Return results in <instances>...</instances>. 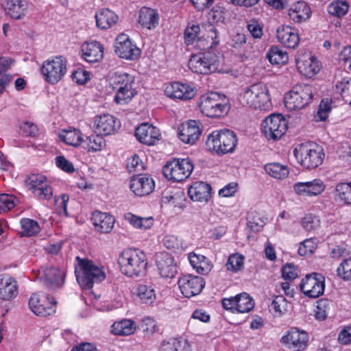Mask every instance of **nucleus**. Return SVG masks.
<instances>
[{"label":"nucleus","mask_w":351,"mask_h":351,"mask_svg":"<svg viewBox=\"0 0 351 351\" xmlns=\"http://www.w3.org/2000/svg\"><path fill=\"white\" fill-rule=\"evenodd\" d=\"M136 330V324L131 319H122L115 322L111 326V332L114 335L127 336Z\"/></svg>","instance_id":"79ce46f5"},{"label":"nucleus","mask_w":351,"mask_h":351,"mask_svg":"<svg viewBox=\"0 0 351 351\" xmlns=\"http://www.w3.org/2000/svg\"><path fill=\"white\" fill-rule=\"evenodd\" d=\"M29 189L39 199H49L53 191L46 178L42 175H32L28 179Z\"/></svg>","instance_id":"412c9836"},{"label":"nucleus","mask_w":351,"mask_h":351,"mask_svg":"<svg viewBox=\"0 0 351 351\" xmlns=\"http://www.w3.org/2000/svg\"><path fill=\"white\" fill-rule=\"evenodd\" d=\"M157 266L160 276L163 278H171L177 272L174 259L168 254L162 256L161 258L157 261Z\"/></svg>","instance_id":"4c0bfd02"},{"label":"nucleus","mask_w":351,"mask_h":351,"mask_svg":"<svg viewBox=\"0 0 351 351\" xmlns=\"http://www.w3.org/2000/svg\"><path fill=\"white\" fill-rule=\"evenodd\" d=\"M114 51L120 58L126 60H134L140 54L139 49L124 34L117 36L114 43Z\"/></svg>","instance_id":"6ab92c4d"},{"label":"nucleus","mask_w":351,"mask_h":351,"mask_svg":"<svg viewBox=\"0 0 351 351\" xmlns=\"http://www.w3.org/2000/svg\"><path fill=\"white\" fill-rule=\"evenodd\" d=\"M55 162L56 166L64 172L71 173L75 171V167L73 163L63 156L56 157Z\"/></svg>","instance_id":"e2e57ef3"},{"label":"nucleus","mask_w":351,"mask_h":351,"mask_svg":"<svg viewBox=\"0 0 351 351\" xmlns=\"http://www.w3.org/2000/svg\"><path fill=\"white\" fill-rule=\"evenodd\" d=\"M308 337L304 331L292 328L281 338V343L289 350L302 351L307 346Z\"/></svg>","instance_id":"a211bd4d"},{"label":"nucleus","mask_w":351,"mask_h":351,"mask_svg":"<svg viewBox=\"0 0 351 351\" xmlns=\"http://www.w3.org/2000/svg\"><path fill=\"white\" fill-rule=\"evenodd\" d=\"M221 303L226 310L237 313H248L254 306L252 298L247 293H242L234 297L224 298Z\"/></svg>","instance_id":"2eb2a0df"},{"label":"nucleus","mask_w":351,"mask_h":351,"mask_svg":"<svg viewBox=\"0 0 351 351\" xmlns=\"http://www.w3.org/2000/svg\"><path fill=\"white\" fill-rule=\"evenodd\" d=\"M158 15L156 10L144 7L139 12L138 22L148 29L155 28L158 23Z\"/></svg>","instance_id":"ea45409f"},{"label":"nucleus","mask_w":351,"mask_h":351,"mask_svg":"<svg viewBox=\"0 0 351 351\" xmlns=\"http://www.w3.org/2000/svg\"><path fill=\"white\" fill-rule=\"evenodd\" d=\"M189 260L191 265L198 274H207L213 268L211 261L204 255L190 253Z\"/></svg>","instance_id":"f704fd0d"},{"label":"nucleus","mask_w":351,"mask_h":351,"mask_svg":"<svg viewBox=\"0 0 351 351\" xmlns=\"http://www.w3.org/2000/svg\"><path fill=\"white\" fill-rule=\"evenodd\" d=\"M301 226L308 232H314L320 228L321 221L318 216L309 213L301 219Z\"/></svg>","instance_id":"de8ad7c7"},{"label":"nucleus","mask_w":351,"mask_h":351,"mask_svg":"<svg viewBox=\"0 0 351 351\" xmlns=\"http://www.w3.org/2000/svg\"><path fill=\"white\" fill-rule=\"evenodd\" d=\"M120 121L110 114L98 115L94 119L95 132L104 136L114 134L120 128Z\"/></svg>","instance_id":"aec40b11"},{"label":"nucleus","mask_w":351,"mask_h":351,"mask_svg":"<svg viewBox=\"0 0 351 351\" xmlns=\"http://www.w3.org/2000/svg\"><path fill=\"white\" fill-rule=\"evenodd\" d=\"M109 84L117 90L114 101L120 105L130 103L137 92L134 88L135 77L134 75L124 72L116 71L109 76Z\"/></svg>","instance_id":"7ed1b4c3"},{"label":"nucleus","mask_w":351,"mask_h":351,"mask_svg":"<svg viewBox=\"0 0 351 351\" xmlns=\"http://www.w3.org/2000/svg\"><path fill=\"white\" fill-rule=\"evenodd\" d=\"M236 134L230 130H217L210 133L207 138L208 149L218 155L232 153L237 145Z\"/></svg>","instance_id":"39448f33"},{"label":"nucleus","mask_w":351,"mask_h":351,"mask_svg":"<svg viewBox=\"0 0 351 351\" xmlns=\"http://www.w3.org/2000/svg\"><path fill=\"white\" fill-rule=\"evenodd\" d=\"M219 64L218 57L211 52L194 54L189 61V67L193 73L203 75L221 72Z\"/></svg>","instance_id":"1a4fd4ad"},{"label":"nucleus","mask_w":351,"mask_h":351,"mask_svg":"<svg viewBox=\"0 0 351 351\" xmlns=\"http://www.w3.org/2000/svg\"><path fill=\"white\" fill-rule=\"evenodd\" d=\"M138 140L145 145H153L160 138V130L147 123L141 124L136 130Z\"/></svg>","instance_id":"393cba45"},{"label":"nucleus","mask_w":351,"mask_h":351,"mask_svg":"<svg viewBox=\"0 0 351 351\" xmlns=\"http://www.w3.org/2000/svg\"><path fill=\"white\" fill-rule=\"evenodd\" d=\"M67 62L64 58L57 56L44 61L41 73L46 82L55 84L60 82L67 71Z\"/></svg>","instance_id":"9d476101"},{"label":"nucleus","mask_w":351,"mask_h":351,"mask_svg":"<svg viewBox=\"0 0 351 351\" xmlns=\"http://www.w3.org/2000/svg\"><path fill=\"white\" fill-rule=\"evenodd\" d=\"M17 293L16 282L9 276H0V299L8 300Z\"/></svg>","instance_id":"72a5a7b5"},{"label":"nucleus","mask_w":351,"mask_h":351,"mask_svg":"<svg viewBox=\"0 0 351 351\" xmlns=\"http://www.w3.org/2000/svg\"><path fill=\"white\" fill-rule=\"evenodd\" d=\"M96 26L100 29H108L115 25L119 20L118 15L108 8H102L95 14Z\"/></svg>","instance_id":"2f4dec72"},{"label":"nucleus","mask_w":351,"mask_h":351,"mask_svg":"<svg viewBox=\"0 0 351 351\" xmlns=\"http://www.w3.org/2000/svg\"><path fill=\"white\" fill-rule=\"evenodd\" d=\"M162 243L167 249L173 252H177L184 249L182 239L176 235H166L162 240Z\"/></svg>","instance_id":"3c124183"},{"label":"nucleus","mask_w":351,"mask_h":351,"mask_svg":"<svg viewBox=\"0 0 351 351\" xmlns=\"http://www.w3.org/2000/svg\"><path fill=\"white\" fill-rule=\"evenodd\" d=\"M130 189L138 196H144L152 193L155 187L154 181L147 175L134 177L130 180Z\"/></svg>","instance_id":"a878e982"},{"label":"nucleus","mask_w":351,"mask_h":351,"mask_svg":"<svg viewBox=\"0 0 351 351\" xmlns=\"http://www.w3.org/2000/svg\"><path fill=\"white\" fill-rule=\"evenodd\" d=\"M193 170V165L189 158L174 159L164 167L163 173L169 180L180 182L189 178Z\"/></svg>","instance_id":"9b49d317"},{"label":"nucleus","mask_w":351,"mask_h":351,"mask_svg":"<svg viewBox=\"0 0 351 351\" xmlns=\"http://www.w3.org/2000/svg\"><path fill=\"white\" fill-rule=\"evenodd\" d=\"M123 219L134 228L142 230H150L154 223V219L152 217H143L132 213H125Z\"/></svg>","instance_id":"58836bf2"},{"label":"nucleus","mask_w":351,"mask_h":351,"mask_svg":"<svg viewBox=\"0 0 351 351\" xmlns=\"http://www.w3.org/2000/svg\"><path fill=\"white\" fill-rule=\"evenodd\" d=\"M241 100L243 104L254 110L269 111L272 107L269 89L263 83L247 87L241 96Z\"/></svg>","instance_id":"20e7f679"},{"label":"nucleus","mask_w":351,"mask_h":351,"mask_svg":"<svg viewBox=\"0 0 351 351\" xmlns=\"http://www.w3.org/2000/svg\"><path fill=\"white\" fill-rule=\"evenodd\" d=\"M178 134L184 143L193 145L201 135L199 125L195 120L185 122L180 126Z\"/></svg>","instance_id":"b1692460"},{"label":"nucleus","mask_w":351,"mask_h":351,"mask_svg":"<svg viewBox=\"0 0 351 351\" xmlns=\"http://www.w3.org/2000/svg\"><path fill=\"white\" fill-rule=\"evenodd\" d=\"M3 6L12 19H20L25 15L28 3L25 0H5Z\"/></svg>","instance_id":"473e14b6"},{"label":"nucleus","mask_w":351,"mask_h":351,"mask_svg":"<svg viewBox=\"0 0 351 351\" xmlns=\"http://www.w3.org/2000/svg\"><path fill=\"white\" fill-rule=\"evenodd\" d=\"M137 295L144 304H153L156 299L155 289L152 285H140L137 288Z\"/></svg>","instance_id":"49530a36"},{"label":"nucleus","mask_w":351,"mask_h":351,"mask_svg":"<svg viewBox=\"0 0 351 351\" xmlns=\"http://www.w3.org/2000/svg\"><path fill=\"white\" fill-rule=\"evenodd\" d=\"M165 93V95L170 98L180 100H189L195 96V90L188 84L173 82L167 86Z\"/></svg>","instance_id":"5701e85b"},{"label":"nucleus","mask_w":351,"mask_h":351,"mask_svg":"<svg viewBox=\"0 0 351 351\" xmlns=\"http://www.w3.org/2000/svg\"><path fill=\"white\" fill-rule=\"evenodd\" d=\"M310 195L315 197L322 194L326 189L324 182L320 179H314L311 181L306 182Z\"/></svg>","instance_id":"4d7b16f0"},{"label":"nucleus","mask_w":351,"mask_h":351,"mask_svg":"<svg viewBox=\"0 0 351 351\" xmlns=\"http://www.w3.org/2000/svg\"><path fill=\"white\" fill-rule=\"evenodd\" d=\"M21 226V233L23 236L31 237L40 232V226L35 220L23 218L20 221Z\"/></svg>","instance_id":"8fccbe9b"},{"label":"nucleus","mask_w":351,"mask_h":351,"mask_svg":"<svg viewBox=\"0 0 351 351\" xmlns=\"http://www.w3.org/2000/svg\"><path fill=\"white\" fill-rule=\"evenodd\" d=\"M72 79L76 83L83 84L89 79V73L82 68H77L72 73Z\"/></svg>","instance_id":"774afa93"},{"label":"nucleus","mask_w":351,"mask_h":351,"mask_svg":"<svg viewBox=\"0 0 351 351\" xmlns=\"http://www.w3.org/2000/svg\"><path fill=\"white\" fill-rule=\"evenodd\" d=\"M200 34L199 25L195 23H190L187 25L184 32V39L186 45H189L199 38Z\"/></svg>","instance_id":"5fc2aeb1"},{"label":"nucleus","mask_w":351,"mask_h":351,"mask_svg":"<svg viewBox=\"0 0 351 351\" xmlns=\"http://www.w3.org/2000/svg\"><path fill=\"white\" fill-rule=\"evenodd\" d=\"M287 14L290 19L295 23H302L311 17L312 11L306 2L299 1L291 5Z\"/></svg>","instance_id":"bb28decb"},{"label":"nucleus","mask_w":351,"mask_h":351,"mask_svg":"<svg viewBox=\"0 0 351 351\" xmlns=\"http://www.w3.org/2000/svg\"><path fill=\"white\" fill-rule=\"evenodd\" d=\"M212 188L204 182H195L188 189L189 197L193 201L208 202L211 197Z\"/></svg>","instance_id":"c85d7f7f"},{"label":"nucleus","mask_w":351,"mask_h":351,"mask_svg":"<svg viewBox=\"0 0 351 351\" xmlns=\"http://www.w3.org/2000/svg\"><path fill=\"white\" fill-rule=\"evenodd\" d=\"M31 311L39 316H49L56 312V302L53 298H49L45 293H34L29 298Z\"/></svg>","instance_id":"4468645a"},{"label":"nucleus","mask_w":351,"mask_h":351,"mask_svg":"<svg viewBox=\"0 0 351 351\" xmlns=\"http://www.w3.org/2000/svg\"><path fill=\"white\" fill-rule=\"evenodd\" d=\"M337 275L346 280H351V258L344 260L337 269Z\"/></svg>","instance_id":"052dcab7"},{"label":"nucleus","mask_w":351,"mask_h":351,"mask_svg":"<svg viewBox=\"0 0 351 351\" xmlns=\"http://www.w3.org/2000/svg\"><path fill=\"white\" fill-rule=\"evenodd\" d=\"M295 60L298 70L306 77H312L321 69L320 62L309 51H299Z\"/></svg>","instance_id":"dca6fc26"},{"label":"nucleus","mask_w":351,"mask_h":351,"mask_svg":"<svg viewBox=\"0 0 351 351\" xmlns=\"http://www.w3.org/2000/svg\"><path fill=\"white\" fill-rule=\"evenodd\" d=\"M282 276L287 280H293L298 276V269L291 263H287L282 268Z\"/></svg>","instance_id":"338daca9"},{"label":"nucleus","mask_w":351,"mask_h":351,"mask_svg":"<svg viewBox=\"0 0 351 351\" xmlns=\"http://www.w3.org/2000/svg\"><path fill=\"white\" fill-rule=\"evenodd\" d=\"M269 311L275 317H280L288 311V302L282 295H275L268 306Z\"/></svg>","instance_id":"37998d69"},{"label":"nucleus","mask_w":351,"mask_h":351,"mask_svg":"<svg viewBox=\"0 0 351 351\" xmlns=\"http://www.w3.org/2000/svg\"><path fill=\"white\" fill-rule=\"evenodd\" d=\"M317 248V245L313 239H307L302 242L298 248V254L300 256H309Z\"/></svg>","instance_id":"bf43d9fd"},{"label":"nucleus","mask_w":351,"mask_h":351,"mask_svg":"<svg viewBox=\"0 0 351 351\" xmlns=\"http://www.w3.org/2000/svg\"><path fill=\"white\" fill-rule=\"evenodd\" d=\"M293 153L298 161L307 169L317 167L325 157L323 148L313 143L300 144L294 149Z\"/></svg>","instance_id":"0eeeda50"},{"label":"nucleus","mask_w":351,"mask_h":351,"mask_svg":"<svg viewBox=\"0 0 351 351\" xmlns=\"http://www.w3.org/2000/svg\"><path fill=\"white\" fill-rule=\"evenodd\" d=\"M121 272L129 277H140L145 274L147 267L146 254L137 249L124 250L119 257Z\"/></svg>","instance_id":"f03ea898"},{"label":"nucleus","mask_w":351,"mask_h":351,"mask_svg":"<svg viewBox=\"0 0 351 351\" xmlns=\"http://www.w3.org/2000/svg\"><path fill=\"white\" fill-rule=\"evenodd\" d=\"M104 135L97 134H93L84 141L85 143L84 148L88 152H97L102 150L106 147V140Z\"/></svg>","instance_id":"a18cd8bd"},{"label":"nucleus","mask_w":351,"mask_h":351,"mask_svg":"<svg viewBox=\"0 0 351 351\" xmlns=\"http://www.w3.org/2000/svg\"><path fill=\"white\" fill-rule=\"evenodd\" d=\"M300 287L302 293L311 298L323 295L325 289V277L318 273L307 274L302 279Z\"/></svg>","instance_id":"ddd939ff"},{"label":"nucleus","mask_w":351,"mask_h":351,"mask_svg":"<svg viewBox=\"0 0 351 351\" xmlns=\"http://www.w3.org/2000/svg\"><path fill=\"white\" fill-rule=\"evenodd\" d=\"M244 259L245 257L239 253L231 254L226 264L227 269L232 272H237L242 269Z\"/></svg>","instance_id":"864d4df0"},{"label":"nucleus","mask_w":351,"mask_h":351,"mask_svg":"<svg viewBox=\"0 0 351 351\" xmlns=\"http://www.w3.org/2000/svg\"><path fill=\"white\" fill-rule=\"evenodd\" d=\"M265 172L271 178L284 180L289 175V169L287 165L279 162H271L264 167Z\"/></svg>","instance_id":"c03bdc74"},{"label":"nucleus","mask_w":351,"mask_h":351,"mask_svg":"<svg viewBox=\"0 0 351 351\" xmlns=\"http://www.w3.org/2000/svg\"><path fill=\"white\" fill-rule=\"evenodd\" d=\"M75 274L82 289H90L95 282H100L106 278L102 266L87 258L79 256L75 258Z\"/></svg>","instance_id":"f257e3e1"},{"label":"nucleus","mask_w":351,"mask_h":351,"mask_svg":"<svg viewBox=\"0 0 351 351\" xmlns=\"http://www.w3.org/2000/svg\"><path fill=\"white\" fill-rule=\"evenodd\" d=\"M64 273L58 268L50 266L38 271V277L51 289L60 287L64 282Z\"/></svg>","instance_id":"4be33fe9"},{"label":"nucleus","mask_w":351,"mask_h":351,"mask_svg":"<svg viewBox=\"0 0 351 351\" xmlns=\"http://www.w3.org/2000/svg\"><path fill=\"white\" fill-rule=\"evenodd\" d=\"M178 286L184 296L191 298L201 293L205 286V282L200 276L187 274L179 279Z\"/></svg>","instance_id":"f3484780"},{"label":"nucleus","mask_w":351,"mask_h":351,"mask_svg":"<svg viewBox=\"0 0 351 351\" xmlns=\"http://www.w3.org/2000/svg\"><path fill=\"white\" fill-rule=\"evenodd\" d=\"M58 136L65 144L74 147H80L84 142L82 133L75 128L62 130L59 132Z\"/></svg>","instance_id":"e433bc0d"},{"label":"nucleus","mask_w":351,"mask_h":351,"mask_svg":"<svg viewBox=\"0 0 351 351\" xmlns=\"http://www.w3.org/2000/svg\"><path fill=\"white\" fill-rule=\"evenodd\" d=\"M160 351H191V345L186 339H170L161 343Z\"/></svg>","instance_id":"a19ab883"},{"label":"nucleus","mask_w":351,"mask_h":351,"mask_svg":"<svg viewBox=\"0 0 351 351\" xmlns=\"http://www.w3.org/2000/svg\"><path fill=\"white\" fill-rule=\"evenodd\" d=\"M349 10V5L345 1H335L328 6V12L330 14L337 17L344 16Z\"/></svg>","instance_id":"603ef678"},{"label":"nucleus","mask_w":351,"mask_h":351,"mask_svg":"<svg viewBox=\"0 0 351 351\" xmlns=\"http://www.w3.org/2000/svg\"><path fill=\"white\" fill-rule=\"evenodd\" d=\"M69 197L66 194H61L60 196L55 197V206L56 210L60 214H64L65 216L68 215L66 205L69 202Z\"/></svg>","instance_id":"0e129e2a"},{"label":"nucleus","mask_w":351,"mask_h":351,"mask_svg":"<svg viewBox=\"0 0 351 351\" xmlns=\"http://www.w3.org/2000/svg\"><path fill=\"white\" fill-rule=\"evenodd\" d=\"M82 58L88 62H97L104 56V47L97 41H90L84 43L81 47Z\"/></svg>","instance_id":"cd10ccee"},{"label":"nucleus","mask_w":351,"mask_h":351,"mask_svg":"<svg viewBox=\"0 0 351 351\" xmlns=\"http://www.w3.org/2000/svg\"><path fill=\"white\" fill-rule=\"evenodd\" d=\"M335 201L342 206L351 205V182H339L334 190Z\"/></svg>","instance_id":"c9c22d12"},{"label":"nucleus","mask_w":351,"mask_h":351,"mask_svg":"<svg viewBox=\"0 0 351 351\" xmlns=\"http://www.w3.org/2000/svg\"><path fill=\"white\" fill-rule=\"evenodd\" d=\"M287 130V122L280 114H271L262 123V130L267 139L280 138Z\"/></svg>","instance_id":"f8f14e48"},{"label":"nucleus","mask_w":351,"mask_h":351,"mask_svg":"<svg viewBox=\"0 0 351 351\" xmlns=\"http://www.w3.org/2000/svg\"><path fill=\"white\" fill-rule=\"evenodd\" d=\"M91 221L95 230L101 233L110 232L114 223V219L111 215L100 211L93 213Z\"/></svg>","instance_id":"7c9ffc66"},{"label":"nucleus","mask_w":351,"mask_h":351,"mask_svg":"<svg viewBox=\"0 0 351 351\" xmlns=\"http://www.w3.org/2000/svg\"><path fill=\"white\" fill-rule=\"evenodd\" d=\"M127 169L130 172H138L144 169L143 162L137 154L128 159Z\"/></svg>","instance_id":"680f3d73"},{"label":"nucleus","mask_w":351,"mask_h":351,"mask_svg":"<svg viewBox=\"0 0 351 351\" xmlns=\"http://www.w3.org/2000/svg\"><path fill=\"white\" fill-rule=\"evenodd\" d=\"M199 108L207 117H219L228 113L230 104L224 95L211 92L199 98Z\"/></svg>","instance_id":"423d86ee"},{"label":"nucleus","mask_w":351,"mask_h":351,"mask_svg":"<svg viewBox=\"0 0 351 351\" xmlns=\"http://www.w3.org/2000/svg\"><path fill=\"white\" fill-rule=\"evenodd\" d=\"M330 110L331 107L329 101L322 100L315 115L316 120L318 121H325L328 118Z\"/></svg>","instance_id":"69168bd1"},{"label":"nucleus","mask_w":351,"mask_h":351,"mask_svg":"<svg viewBox=\"0 0 351 351\" xmlns=\"http://www.w3.org/2000/svg\"><path fill=\"white\" fill-rule=\"evenodd\" d=\"M314 97V88L309 84H298L286 94L285 104L290 110H301L308 106Z\"/></svg>","instance_id":"6e6552de"},{"label":"nucleus","mask_w":351,"mask_h":351,"mask_svg":"<svg viewBox=\"0 0 351 351\" xmlns=\"http://www.w3.org/2000/svg\"><path fill=\"white\" fill-rule=\"evenodd\" d=\"M330 302L326 300H321L317 302L314 314L317 320L322 321L326 319L328 311L330 308Z\"/></svg>","instance_id":"13d9d810"},{"label":"nucleus","mask_w":351,"mask_h":351,"mask_svg":"<svg viewBox=\"0 0 351 351\" xmlns=\"http://www.w3.org/2000/svg\"><path fill=\"white\" fill-rule=\"evenodd\" d=\"M267 57L272 64H284L288 61L287 53L278 47H272Z\"/></svg>","instance_id":"09e8293b"},{"label":"nucleus","mask_w":351,"mask_h":351,"mask_svg":"<svg viewBox=\"0 0 351 351\" xmlns=\"http://www.w3.org/2000/svg\"><path fill=\"white\" fill-rule=\"evenodd\" d=\"M19 203V199L12 195H0V213H5L12 209Z\"/></svg>","instance_id":"6e6d98bb"},{"label":"nucleus","mask_w":351,"mask_h":351,"mask_svg":"<svg viewBox=\"0 0 351 351\" xmlns=\"http://www.w3.org/2000/svg\"><path fill=\"white\" fill-rule=\"evenodd\" d=\"M278 40L289 48L296 47L300 42L297 31L290 26L282 25L277 29Z\"/></svg>","instance_id":"c756f323"}]
</instances>
